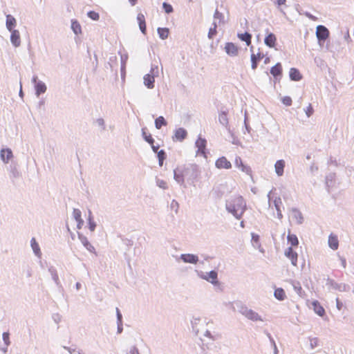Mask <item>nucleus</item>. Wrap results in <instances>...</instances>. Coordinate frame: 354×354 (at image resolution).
<instances>
[{
  "label": "nucleus",
  "mask_w": 354,
  "mask_h": 354,
  "mask_svg": "<svg viewBox=\"0 0 354 354\" xmlns=\"http://www.w3.org/2000/svg\"><path fill=\"white\" fill-rule=\"evenodd\" d=\"M201 174L199 167L196 164H187L183 169L174 170V178L180 185H184L186 180L189 184H194Z\"/></svg>",
  "instance_id": "obj_1"
},
{
  "label": "nucleus",
  "mask_w": 354,
  "mask_h": 354,
  "mask_svg": "<svg viewBox=\"0 0 354 354\" xmlns=\"http://www.w3.org/2000/svg\"><path fill=\"white\" fill-rule=\"evenodd\" d=\"M225 209L236 219L239 220L247 209L246 202L241 196H232L226 201Z\"/></svg>",
  "instance_id": "obj_2"
},
{
  "label": "nucleus",
  "mask_w": 354,
  "mask_h": 354,
  "mask_svg": "<svg viewBox=\"0 0 354 354\" xmlns=\"http://www.w3.org/2000/svg\"><path fill=\"white\" fill-rule=\"evenodd\" d=\"M236 305L238 308V311L247 319L252 322L263 321L261 317L257 312L248 308L241 302H237Z\"/></svg>",
  "instance_id": "obj_3"
},
{
  "label": "nucleus",
  "mask_w": 354,
  "mask_h": 354,
  "mask_svg": "<svg viewBox=\"0 0 354 354\" xmlns=\"http://www.w3.org/2000/svg\"><path fill=\"white\" fill-rule=\"evenodd\" d=\"M198 276L201 279L206 280L214 286L219 284V281H218V272L216 270H211L205 273L200 271L198 272Z\"/></svg>",
  "instance_id": "obj_4"
},
{
  "label": "nucleus",
  "mask_w": 354,
  "mask_h": 354,
  "mask_svg": "<svg viewBox=\"0 0 354 354\" xmlns=\"http://www.w3.org/2000/svg\"><path fill=\"white\" fill-rule=\"evenodd\" d=\"M316 36L319 46H322L329 37V30L324 26L319 25L316 28Z\"/></svg>",
  "instance_id": "obj_5"
},
{
  "label": "nucleus",
  "mask_w": 354,
  "mask_h": 354,
  "mask_svg": "<svg viewBox=\"0 0 354 354\" xmlns=\"http://www.w3.org/2000/svg\"><path fill=\"white\" fill-rule=\"evenodd\" d=\"M180 259L185 263L196 264L199 259L196 254H182L179 257H176V260L178 261Z\"/></svg>",
  "instance_id": "obj_6"
},
{
  "label": "nucleus",
  "mask_w": 354,
  "mask_h": 354,
  "mask_svg": "<svg viewBox=\"0 0 354 354\" xmlns=\"http://www.w3.org/2000/svg\"><path fill=\"white\" fill-rule=\"evenodd\" d=\"M9 177L12 183H15V180L21 177V173L18 169V165L16 162H11L9 166Z\"/></svg>",
  "instance_id": "obj_7"
},
{
  "label": "nucleus",
  "mask_w": 354,
  "mask_h": 354,
  "mask_svg": "<svg viewBox=\"0 0 354 354\" xmlns=\"http://www.w3.org/2000/svg\"><path fill=\"white\" fill-rule=\"evenodd\" d=\"M326 285L329 288H331L333 290H337L340 292H346L348 289V285L343 283H337L333 279H331L330 278L327 279Z\"/></svg>",
  "instance_id": "obj_8"
},
{
  "label": "nucleus",
  "mask_w": 354,
  "mask_h": 354,
  "mask_svg": "<svg viewBox=\"0 0 354 354\" xmlns=\"http://www.w3.org/2000/svg\"><path fill=\"white\" fill-rule=\"evenodd\" d=\"M218 121L222 126L225 127V129L229 131V133L233 137L234 135L231 132V131L230 129V127H229V120H228V118H227V111H224V110L221 111V112L218 114Z\"/></svg>",
  "instance_id": "obj_9"
},
{
  "label": "nucleus",
  "mask_w": 354,
  "mask_h": 354,
  "mask_svg": "<svg viewBox=\"0 0 354 354\" xmlns=\"http://www.w3.org/2000/svg\"><path fill=\"white\" fill-rule=\"evenodd\" d=\"M225 51L230 57L237 56L239 48L232 42H227L225 46Z\"/></svg>",
  "instance_id": "obj_10"
},
{
  "label": "nucleus",
  "mask_w": 354,
  "mask_h": 354,
  "mask_svg": "<svg viewBox=\"0 0 354 354\" xmlns=\"http://www.w3.org/2000/svg\"><path fill=\"white\" fill-rule=\"evenodd\" d=\"M207 140L205 138L199 137L195 142L196 147L198 148L197 154L203 155L205 157Z\"/></svg>",
  "instance_id": "obj_11"
},
{
  "label": "nucleus",
  "mask_w": 354,
  "mask_h": 354,
  "mask_svg": "<svg viewBox=\"0 0 354 354\" xmlns=\"http://www.w3.org/2000/svg\"><path fill=\"white\" fill-rule=\"evenodd\" d=\"M270 73L276 80L281 79L282 76V66L281 63H277L270 68Z\"/></svg>",
  "instance_id": "obj_12"
},
{
  "label": "nucleus",
  "mask_w": 354,
  "mask_h": 354,
  "mask_svg": "<svg viewBox=\"0 0 354 354\" xmlns=\"http://www.w3.org/2000/svg\"><path fill=\"white\" fill-rule=\"evenodd\" d=\"M215 165L218 169H230L232 164L225 156H222L216 160Z\"/></svg>",
  "instance_id": "obj_13"
},
{
  "label": "nucleus",
  "mask_w": 354,
  "mask_h": 354,
  "mask_svg": "<svg viewBox=\"0 0 354 354\" xmlns=\"http://www.w3.org/2000/svg\"><path fill=\"white\" fill-rule=\"evenodd\" d=\"M78 238L82 245L88 250L90 252L95 253V248L91 244L87 238L82 234L77 232Z\"/></svg>",
  "instance_id": "obj_14"
},
{
  "label": "nucleus",
  "mask_w": 354,
  "mask_h": 354,
  "mask_svg": "<svg viewBox=\"0 0 354 354\" xmlns=\"http://www.w3.org/2000/svg\"><path fill=\"white\" fill-rule=\"evenodd\" d=\"M10 41L12 44L15 47H19L21 45V37L20 34L18 30H13L10 31Z\"/></svg>",
  "instance_id": "obj_15"
},
{
  "label": "nucleus",
  "mask_w": 354,
  "mask_h": 354,
  "mask_svg": "<svg viewBox=\"0 0 354 354\" xmlns=\"http://www.w3.org/2000/svg\"><path fill=\"white\" fill-rule=\"evenodd\" d=\"M187 130L184 128L180 127L176 129L174 132V136L173 137V140L176 139L178 141L182 142L187 138Z\"/></svg>",
  "instance_id": "obj_16"
},
{
  "label": "nucleus",
  "mask_w": 354,
  "mask_h": 354,
  "mask_svg": "<svg viewBox=\"0 0 354 354\" xmlns=\"http://www.w3.org/2000/svg\"><path fill=\"white\" fill-rule=\"evenodd\" d=\"M12 156V151L9 148L2 149L0 151L1 159L4 163H8Z\"/></svg>",
  "instance_id": "obj_17"
},
{
  "label": "nucleus",
  "mask_w": 354,
  "mask_h": 354,
  "mask_svg": "<svg viewBox=\"0 0 354 354\" xmlns=\"http://www.w3.org/2000/svg\"><path fill=\"white\" fill-rule=\"evenodd\" d=\"M6 26L8 31L15 30V28L17 26V20L11 15L8 14L6 15Z\"/></svg>",
  "instance_id": "obj_18"
},
{
  "label": "nucleus",
  "mask_w": 354,
  "mask_h": 354,
  "mask_svg": "<svg viewBox=\"0 0 354 354\" xmlns=\"http://www.w3.org/2000/svg\"><path fill=\"white\" fill-rule=\"evenodd\" d=\"M264 57V55L260 52H259L257 55L254 53L251 54L250 60H251V67L253 70H255L257 68L259 62Z\"/></svg>",
  "instance_id": "obj_19"
},
{
  "label": "nucleus",
  "mask_w": 354,
  "mask_h": 354,
  "mask_svg": "<svg viewBox=\"0 0 354 354\" xmlns=\"http://www.w3.org/2000/svg\"><path fill=\"white\" fill-rule=\"evenodd\" d=\"M285 255L291 260V263L293 266H297L298 255L297 253L293 250L292 247H289L285 251Z\"/></svg>",
  "instance_id": "obj_20"
},
{
  "label": "nucleus",
  "mask_w": 354,
  "mask_h": 354,
  "mask_svg": "<svg viewBox=\"0 0 354 354\" xmlns=\"http://www.w3.org/2000/svg\"><path fill=\"white\" fill-rule=\"evenodd\" d=\"M277 38L274 34L270 32L264 39L265 44L269 48H274L275 46Z\"/></svg>",
  "instance_id": "obj_21"
},
{
  "label": "nucleus",
  "mask_w": 354,
  "mask_h": 354,
  "mask_svg": "<svg viewBox=\"0 0 354 354\" xmlns=\"http://www.w3.org/2000/svg\"><path fill=\"white\" fill-rule=\"evenodd\" d=\"M291 216L293 219L297 221L298 224H302L304 222V217L301 212L295 207L291 209Z\"/></svg>",
  "instance_id": "obj_22"
},
{
  "label": "nucleus",
  "mask_w": 354,
  "mask_h": 354,
  "mask_svg": "<svg viewBox=\"0 0 354 354\" xmlns=\"http://www.w3.org/2000/svg\"><path fill=\"white\" fill-rule=\"evenodd\" d=\"M137 20L141 32L145 35L147 32V26L144 15L142 13H139L137 16Z\"/></svg>",
  "instance_id": "obj_23"
},
{
  "label": "nucleus",
  "mask_w": 354,
  "mask_h": 354,
  "mask_svg": "<svg viewBox=\"0 0 354 354\" xmlns=\"http://www.w3.org/2000/svg\"><path fill=\"white\" fill-rule=\"evenodd\" d=\"M312 307L313 310L316 314H317L320 317H323L325 315V310L321 306L319 302L317 300H315L312 302Z\"/></svg>",
  "instance_id": "obj_24"
},
{
  "label": "nucleus",
  "mask_w": 354,
  "mask_h": 354,
  "mask_svg": "<svg viewBox=\"0 0 354 354\" xmlns=\"http://www.w3.org/2000/svg\"><path fill=\"white\" fill-rule=\"evenodd\" d=\"M328 245L329 247L333 250H337L339 247V241L337 236L333 234H330L328 236Z\"/></svg>",
  "instance_id": "obj_25"
},
{
  "label": "nucleus",
  "mask_w": 354,
  "mask_h": 354,
  "mask_svg": "<svg viewBox=\"0 0 354 354\" xmlns=\"http://www.w3.org/2000/svg\"><path fill=\"white\" fill-rule=\"evenodd\" d=\"M290 79L292 81H299L302 79V75L299 71L296 68H291L289 72Z\"/></svg>",
  "instance_id": "obj_26"
},
{
  "label": "nucleus",
  "mask_w": 354,
  "mask_h": 354,
  "mask_svg": "<svg viewBox=\"0 0 354 354\" xmlns=\"http://www.w3.org/2000/svg\"><path fill=\"white\" fill-rule=\"evenodd\" d=\"M144 84L148 88H154V83H155V77L153 75H151V74H146L144 77Z\"/></svg>",
  "instance_id": "obj_27"
},
{
  "label": "nucleus",
  "mask_w": 354,
  "mask_h": 354,
  "mask_svg": "<svg viewBox=\"0 0 354 354\" xmlns=\"http://www.w3.org/2000/svg\"><path fill=\"white\" fill-rule=\"evenodd\" d=\"M285 161L283 160H279L274 165L275 172L278 176H281L284 172Z\"/></svg>",
  "instance_id": "obj_28"
},
{
  "label": "nucleus",
  "mask_w": 354,
  "mask_h": 354,
  "mask_svg": "<svg viewBox=\"0 0 354 354\" xmlns=\"http://www.w3.org/2000/svg\"><path fill=\"white\" fill-rule=\"evenodd\" d=\"M274 207L277 210V218L279 220H281L283 218V214L281 210V206L282 205L281 198L280 197H276L273 201Z\"/></svg>",
  "instance_id": "obj_29"
},
{
  "label": "nucleus",
  "mask_w": 354,
  "mask_h": 354,
  "mask_svg": "<svg viewBox=\"0 0 354 354\" xmlns=\"http://www.w3.org/2000/svg\"><path fill=\"white\" fill-rule=\"evenodd\" d=\"M47 87L44 82L39 81L38 83L35 86V95L39 97L41 94L44 93L46 91Z\"/></svg>",
  "instance_id": "obj_30"
},
{
  "label": "nucleus",
  "mask_w": 354,
  "mask_h": 354,
  "mask_svg": "<svg viewBox=\"0 0 354 354\" xmlns=\"http://www.w3.org/2000/svg\"><path fill=\"white\" fill-rule=\"evenodd\" d=\"M291 284L297 294L299 297H304V296L305 295V292L303 290L300 282L297 281H291Z\"/></svg>",
  "instance_id": "obj_31"
},
{
  "label": "nucleus",
  "mask_w": 354,
  "mask_h": 354,
  "mask_svg": "<svg viewBox=\"0 0 354 354\" xmlns=\"http://www.w3.org/2000/svg\"><path fill=\"white\" fill-rule=\"evenodd\" d=\"M237 37L243 41H245L247 46L251 44L252 35L248 32L244 33H238Z\"/></svg>",
  "instance_id": "obj_32"
},
{
  "label": "nucleus",
  "mask_w": 354,
  "mask_h": 354,
  "mask_svg": "<svg viewBox=\"0 0 354 354\" xmlns=\"http://www.w3.org/2000/svg\"><path fill=\"white\" fill-rule=\"evenodd\" d=\"M30 245L35 256H37V257H40L41 255V252L40 250L39 245L35 238H32L30 241Z\"/></svg>",
  "instance_id": "obj_33"
},
{
  "label": "nucleus",
  "mask_w": 354,
  "mask_h": 354,
  "mask_svg": "<svg viewBox=\"0 0 354 354\" xmlns=\"http://www.w3.org/2000/svg\"><path fill=\"white\" fill-rule=\"evenodd\" d=\"M274 297L279 301H283L286 299V293L282 288H275L274 292Z\"/></svg>",
  "instance_id": "obj_34"
},
{
  "label": "nucleus",
  "mask_w": 354,
  "mask_h": 354,
  "mask_svg": "<svg viewBox=\"0 0 354 354\" xmlns=\"http://www.w3.org/2000/svg\"><path fill=\"white\" fill-rule=\"evenodd\" d=\"M48 272L50 273L53 280L56 283L57 286H60V281L59 279V277L57 272L56 269L53 266H50L48 268Z\"/></svg>",
  "instance_id": "obj_35"
},
{
  "label": "nucleus",
  "mask_w": 354,
  "mask_h": 354,
  "mask_svg": "<svg viewBox=\"0 0 354 354\" xmlns=\"http://www.w3.org/2000/svg\"><path fill=\"white\" fill-rule=\"evenodd\" d=\"M71 29L76 35L82 32L81 26L80 23L75 19L71 20Z\"/></svg>",
  "instance_id": "obj_36"
},
{
  "label": "nucleus",
  "mask_w": 354,
  "mask_h": 354,
  "mask_svg": "<svg viewBox=\"0 0 354 354\" xmlns=\"http://www.w3.org/2000/svg\"><path fill=\"white\" fill-rule=\"evenodd\" d=\"M167 122L163 116H159L155 120V127L157 129H160L162 126H167Z\"/></svg>",
  "instance_id": "obj_37"
},
{
  "label": "nucleus",
  "mask_w": 354,
  "mask_h": 354,
  "mask_svg": "<svg viewBox=\"0 0 354 354\" xmlns=\"http://www.w3.org/2000/svg\"><path fill=\"white\" fill-rule=\"evenodd\" d=\"M157 32L161 39H165L168 37L169 30L167 28H158Z\"/></svg>",
  "instance_id": "obj_38"
},
{
  "label": "nucleus",
  "mask_w": 354,
  "mask_h": 354,
  "mask_svg": "<svg viewBox=\"0 0 354 354\" xmlns=\"http://www.w3.org/2000/svg\"><path fill=\"white\" fill-rule=\"evenodd\" d=\"M88 229L91 232H93L96 227V223L93 220V217L92 212L91 210H88Z\"/></svg>",
  "instance_id": "obj_39"
},
{
  "label": "nucleus",
  "mask_w": 354,
  "mask_h": 354,
  "mask_svg": "<svg viewBox=\"0 0 354 354\" xmlns=\"http://www.w3.org/2000/svg\"><path fill=\"white\" fill-rule=\"evenodd\" d=\"M288 242L292 246H297L299 244V241L295 234H288L287 236Z\"/></svg>",
  "instance_id": "obj_40"
},
{
  "label": "nucleus",
  "mask_w": 354,
  "mask_h": 354,
  "mask_svg": "<svg viewBox=\"0 0 354 354\" xmlns=\"http://www.w3.org/2000/svg\"><path fill=\"white\" fill-rule=\"evenodd\" d=\"M142 136L143 139L149 145H152L154 143V139L152 138L151 134H147L145 128L142 129Z\"/></svg>",
  "instance_id": "obj_41"
},
{
  "label": "nucleus",
  "mask_w": 354,
  "mask_h": 354,
  "mask_svg": "<svg viewBox=\"0 0 354 354\" xmlns=\"http://www.w3.org/2000/svg\"><path fill=\"white\" fill-rule=\"evenodd\" d=\"M87 16L94 21H97L100 19V15L99 13L96 12L95 11L91 10L88 12Z\"/></svg>",
  "instance_id": "obj_42"
},
{
  "label": "nucleus",
  "mask_w": 354,
  "mask_h": 354,
  "mask_svg": "<svg viewBox=\"0 0 354 354\" xmlns=\"http://www.w3.org/2000/svg\"><path fill=\"white\" fill-rule=\"evenodd\" d=\"M162 8L167 14H170L174 11L172 6L167 2L162 3Z\"/></svg>",
  "instance_id": "obj_43"
},
{
  "label": "nucleus",
  "mask_w": 354,
  "mask_h": 354,
  "mask_svg": "<svg viewBox=\"0 0 354 354\" xmlns=\"http://www.w3.org/2000/svg\"><path fill=\"white\" fill-rule=\"evenodd\" d=\"M2 338H3L4 344L8 347L10 344V333H9V332H4V333H3Z\"/></svg>",
  "instance_id": "obj_44"
},
{
  "label": "nucleus",
  "mask_w": 354,
  "mask_h": 354,
  "mask_svg": "<svg viewBox=\"0 0 354 354\" xmlns=\"http://www.w3.org/2000/svg\"><path fill=\"white\" fill-rule=\"evenodd\" d=\"M73 216L75 221L80 220L82 218V212L79 209L74 208Z\"/></svg>",
  "instance_id": "obj_45"
},
{
  "label": "nucleus",
  "mask_w": 354,
  "mask_h": 354,
  "mask_svg": "<svg viewBox=\"0 0 354 354\" xmlns=\"http://www.w3.org/2000/svg\"><path fill=\"white\" fill-rule=\"evenodd\" d=\"M214 19H218L219 23L223 22L224 16L223 13L220 12L217 9H216L214 14Z\"/></svg>",
  "instance_id": "obj_46"
},
{
  "label": "nucleus",
  "mask_w": 354,
  "mask_h": 354,
  "mask_svg": "<svg viewBox=\"0 0 354 354\" xmlns=\"http://www.w3.org/2000/svg\"><path fill=\"white\" fill-rule=\"evenodd\" d=\"M310 346L311 349H314L318 345V339L317 337H310Z\"/></svg>",
  "instance_id": "obj_47"
},
{
  "label": "nucleus",
  "mask_w": 354,
  "mask_h": 354,
  "mask_svg": "<svg viewBox=\"0 0 354 354\" xmlns=\"http://www.w3.org/2000/svg\"><path fill=\"white\" fill-rule=\"evenodd\" d=\"M156 185H157V186H158L159 187H160L162 189H167V183L163 180L158 178L156 180Z\"/></svg>",
  "instance_id": "obj_48"
},
{
  "label": "nucleus",
  "mask_w": 354,
  "mask_h": 354,
  "mask_svg": "<svg viewBox=\"0 0 354 354\" xmlns=\"http://www.w3.org/2000/svg\"><path fill=\"white\" fill-rule=\"evenodd\" d=\"M125 68H126V65H125V61H123V56H121V68H120V72H121V76H122V78H124V75H125Z\"/></svg>",
  "instance_id": "obj_49"
},
{
  "label": "nucleus",
  "mask_w": 354,
  "mask_h": 354,
  "mask_svg": "<svg viewBox=\"0 0 354 354\" xmlns=\"http://www.w3.org/2000/svg\"><path fill=\"white\" fill-rule=\"evenodd\" d=\"M217 34V30L215 29V27H212L209 28L207 37L209 39H213V37Z\"/></svg>",
  "instance_id": "obj_50"
},
{
  "label": "nucleus",
  "mask_w": 354,
  "mask_h": 354,
  "mask_svg": "<svg viewBox=\"0 0 354 354\" xmlns=\"http://www.w3.org/2000/svg\"><path fill=\"white\" fill-rule=\"evenodd\" d=\"M281 102L286 106H290L292 104V99L289 96H285L281 99Z\"/></svg>",
  "instance_id": "obj_51"
},
{
  "label": "nucleus",
  "mask_w": 354,
  "mask_h": 354,
  "mask_svg": "<svg viewBox=\"0 0 354 354\" xmlns=\"http://www.w3.org/2000/svg\"><path fill=\"white\" fill-rule=\"evenodd\" d=\"M158 73L159 72H158V66L152 65L149 74H151V75H153L154 77H157V76H158Z\"/></svg>",
  "instance_id": "obj_52"
},
{
  "label": "nucleus",
  "mask_w": 354,
  "mask_h": 354,
  "mask_svg": "<svg viewBox=\"0 0 354 354\" xmlns=\"http://www.w3.org/2000/svg\"><path fill=\"white\" fill-rule=\"evenodd\" d=\"M244 126H245L246 131L248 133H250L252 129H251V127H250V125H249V124L248 122V117H247V113L246 112L245 113V117H244Z\"/></svg>",
  "instance_id": "obj_53"
},
{
  "label": "nucleus",
  "mask_w": 354,
  "mask_h": 354,
  "mask_svg": "<svg viewBox=\"0 0 354 354\" xmlns=\"http://www.w3.org/2000/svg\"><path fill=\"white\" fill-rule=\"evenodd\" d=\"M314 61H315V63L317 64V66L320 68L324 67L325 65L324 60H322V59L320 57H315Z\"/></svg>",
  "instance_id": "obj_54"
},
{
  "label": "nucleus",
  "mask_w": 354,
  "mask_h": 354,
  "mask_svg": "<svg viewBox=\"0 0 354 354\" xmlns=\"http://www.w3.org/2000/svg\"><path fill=\"white\" fill-rule=\"evenodd\" d=\"M170 206L172 209H174L176 213H178V210L179 208V204L176 200H174V199L172 200Z\"/></svg>",
  "instance_id": "obj_55"
},
{
  "label": "nucleus",
  "mask_w": 354,
  "mask_h": 354,
  "mask_svg": "<svg viewBox=\"0 0 354 354\" xmlns=\"http://www.w3.org/2000/svg\"><path fill=\"white\" fill-rule=\"evenodd\" d=\"M157 158L158 159H162L165 160L167 158L166 152L163 149L160 150L157 153Z\"/></svg>",
  "instance_id": "obj_56"
},
{
  "label": "nucleus",
  "mask_w": 354,
  "mask_h": 354,
  "mask_svg": "<svg viewBox=\"0 0 354 354\" xmlns=\"http://www.w3.org/2000/svg\"><path fill=\"white\" fill-rule=\"evenodd\" d=\"M117 323H122V315L118 308H116Z\"/></svg>",
  "instance_id": "obj_57"
},
{
  "label": "nucleus",
  "mask_w": 354,
  "mask_h": 354,
  "mask_svg": "<svg viewBox=\"0 0 354 354\" xmlns=\"http://www.w3.org/2000/svg\"><path fill=\"white\" fill-rule=\"evenodd\" d=\"M95 122L102 130H105V122L103 118L97 119Z\"/></svg>",
  "instance_id": "obj_58"
},
{
  "label": "nucleus",
  "mask_w": 354,
  "mask_h": 354,
  "mask_svg": "<svg viewBox=\"0 0 354 354\" xmlns=\"http://www.w3.org/2000/svg\"><path fill=\"white\" fill-rule=\"evenodd\" d=\"M240 169H241L242 171H243L248 174H250L252 171L251 168L249 166L245 165L244 164L241 165Z\"/></svg>",
  "instance_id": "obj_59"
},
{
  "label": "nucleus",
  "mask_w": 354,
  "mask_h": 354,
  "mask_svg": "<svg viewBox=\"0 0 354 354\" xmlns=\"http://www.w3.org/2000/svg\"><path fill=\"white\" fill-rule=\"evenodd\" d=\"M305 112L308 117H310L313 115V108L310 104L307 106L306 109L305 110Z\"/></svg>",
  "instance_id": "obj_60"
},
{
  "label": "nucleus",
  "mask_w": 354,
  "mask_h": 354,
  "mask_svg": "<svg viewBox=\"0 0 354 354\" xmlns=\"http://www.w3.org/2000/svg\"><path fill=\"white\" fill-rule=\"evenodd\" d=\"M267 336L268 337L270 342L272 343V344L274 346V354H276L277 353V346H276V344H275V342L274 340L273 339V338L272 337L271 335L269 333H267Z\"/></svg>",
  "instance_id": "obj_61"
},
{
  "label": "nucleus",
  "mask_w": 354,
  "mask_h": 354,
  "mask_svg": "<svg viewBox=\"0 0 354 354\" xmlns=\"http://www.w3.org/2000/svg\"><path fill=\"white\" fill-rule=\"evenodd\" d=\"M128 354H139L138 348L136 346H132Z\"/></svg>",
  "instance_id": "obj_62"
},
{
  "label": "nucleus",
  "mask_w": 354,
  "mask_h": 354,
  "mask_svg": "<svg viewBox=\"0 0 354 354\" xmlns=\"http://www.w3.org/2000/svg\"><path fill=\"white\" fill-rule=\"evenodd\" d=\"M243 163L242 162V160L240 157H236V159H235V165L240 168L241 167V165H242Z\"/></svg>",
  "instance_id": "obj_63"
},
{
  "label": "nucleus",
  "mask_w": 354,
  "mask_h": 354,
  "mask_svg": "<svg viewBox=\"0 0 354 354\" xmlns=\"http://www.w3.org/2000/svg\"><path fill=\"white\" fill-rule=\"evenodd\" d=\"M252 241L254 243H258L259 241V236L255 233H252Z\"/></svg>",
  "instance_id": "obj_64"
}]
</instances>
